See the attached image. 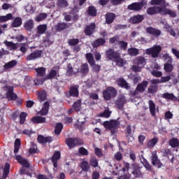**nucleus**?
<instances>
[{
	"label": "nucleus",
	"mask_w": 179,
	"mask_h": 179,
	"mask_svg": "<svg viewBox=\"0 0 179 179\" xmlns=\"http://www.w3.org/2000/svg\"><path fill=\"white\" fill-rule=\"evenodd\" d=\"M110 44H114L113 48H110L105 52V57L108 61H112V62H115L117 66L122 68L124 66V59L121 57V53L120 50H114L119 48L122 51H127L128 48V42L124 41H120V36L118 35H115L113 37L109 39Z\"/></svg>",
	"instance_id": "obj_1"
},
{
	"label": "nucleus",
	"mask_w": 179,
	"mask_h": 179,
	"mask_svg": "<svg viewBox=\"0 0 179 179\" xmlns=\"http://www.w3.org/2000/svg\"><path fill=\"white\" fill-rule=\"evenodd\" d=\"M102 94L104 100L108 101L110 99L117 97V94H118V91L114 87H107L105 90H103Z\"/></svg>",
	"instance_id": "obj_2"
},
{
	"label": "nucleus",
	"mask_w": 179,
	"mask_h": 179,
	"mask_svg": "<svg viewBox=\"0 0 179 179\" xmlns=\"http://www.w3.org/2000/svg\"><path fill=\"white\" fill-rule=\"evenodd\" d=\"M104 128L106 129H108L110 131V134L114 135L115 132H117V129H118V127H120V122L117 120H112L110 121H105L103 124Z\"/></svg>",
	"instance_id": "obj_3"
},
{
	"label": "nucleus",
	"mask_w": 179,
	"mask_h": 179,
	"mask_svg": "<svg viewBox=\"0 0 179 179\" xmlns=\"http://www.w3.org/2000/svg\"><path fill=\"white\" fill-rule=\"evenodd\" d=\"M66 145L69 148V149H73L76 146H80L83 145V139L76 137V138H68L66 139Z\"/></svg>",
	"instance_id": "obj_4"
},
{
	"label": "nucleus",
	"mask_w": 179,
	"mask_h": 179,
	"mask_svg": "<svg viewBox=\"0 0 179 179\" xmlns=\"http://www.w3.org/2000/svg\"><path fill=\"white\" fill-rule=\"evenodd\" d=\"M162 52V46L155 45L150 48L146 49L145 54L151 55L152 58H159V54Z\"/></svg>",
	"instance_id": "obj_5"
},
{
	"label": "nucleus",
	"mask_w": 179,
	"mask_h": 179,
	"mask_svg": "<svg viewBox=\"0 0 179 179\" xmlns=\"http://www.w3.org/2000/svg\"><path fill=\"white\" fill-rule=\"evenodd\" d=\"M134 178H143V173H142V167L138 164H132V171Z\"/></svg>",
	"instance_id": "obj_6"
},
{
	"label": "nucleus",
	"mask_w": 179,
	"mask_h": 179,
	"mask_svg": "<svg viewBox=\"0 0 179 179\" xmlns=\"http://www.w3.org/2000/svg\"><path fill=\"white\" fill-rule=\"evenodd\" d=\"M151 163L152 166H155L157 167V169H161V167H163V164L162 162H160V159H159V157L157 156V152L156 151H154L152 153Z\"/></svg>",
	"instance_id": "obj_7"
},
{
	"label": "nucleus",
	"mask_w": 179,
	"mask_h": 179,
	"mask_svg": "<svg viewBox=\"0 0 179 179\" xmlns=\"http://www.w3.org/2000/svg\"><path fill=\"white\" fill-rule=\"evenodd\" d=\"M41 55H43V50H35L34 52L30 53L26 57L27 61H36V59H38V58H41Z\"/></svg>",
	"instance_id": "obj_8"
},
{
	"label": "nucleus",
	"mask_w": 179,
	"mask_h": 179,
	"mask_svg": "<svg viewBox=\"0 0 179 179\" xmlns=\"http://www.w3.org/2000/svg\"><path fill=\"white\" fill-rule=\"evenodd\" d=\"M143 8V2H135L127 6L129 10H134V12H139Z\"/></svg>",
	"instance_id": "obj_9"
},
{
	"label": "nucleus",
	"mask_w": 179,
	"mask_h": 179,
	"mask_svg": "<svg viewBox=\"0 0 179 179\" xmlns=\"http://www.w3.org/2000/svg\"><path fill=\"white\" fill-rule=\"evenodd\" d=\"M162 7L156 6L150 7L147 9L146 13L150 16H153V15H158V13L162 15Z\"/></svg>",
	"instance_id": "obj_10"
},
{
	"label": "nucleus",
	"mask_w": 179,
	"mask_h": 179,
	"mask_svg": "<svg viewBox=\"0 0 179 179\" xmlns=\"http://www.w3.org/2000/svg\"><path fill=\"white\" fill-rule=\"evenodd\" d=\"M15 160H17L22 167H25V169H30V163L27 159L23 158L22 155L15 156Z\"/></svg>",
	"instance_id": "obj_11"
},
{
	"label": "nucleus",
	"mask_w": 179,
	"mask_h": 179,
	"mask_svg": "<svg viewBox=\"0 0 179 179\" xmlns=\"http://www.w3.org/2000/svg\"><path fill=\"white\" fill-rule=\"evenodd\" d=\"M96 30V23L92 22L87 25L85 28L84 33L85 36H92Z\"/></svg>",
	"instance_id": "obj_12"
},
{
	"label": "nucleus",
	"mask_w": 179,
	"mask_h": 179,
	"mask_svg": "<svg viewBox=\"0 0 179 179\" xmlns=\"http://www.w3.org/2000/svg\"><path fill=\"white\" fill-rule=\"evenodd\" d=\"M61 159V152L60 151H55L53 155L52 156L50 160H52V163L53 164V166L55 169L58 167V160Z\"/></svg>",
	"instance_id": "obj_13"
},
{
	"label": "nucleus",
	"mask_w": 179,
	"mask_h": 179,
	"mask_svg": "<svg viewBox=\"0 0 179 179\" xmlns=\"http://www.w3.org/2000/svg\"><path fill=\"white\" fill-rule=\"evenodd\" d=\"M161 15L162 16H166L169 15V16H170L171 17H177V13H176V11L170 10L166 7H162Z\"/></svg>",
	"instance_id": "obj_14"
},
{
	"label": "nucleus",
	"mask_w": 179,
	"mask_h": 179,
	"mask_svg": "<svg viewBox=\"0 0 179 179\" xmlns=\"http://www.w3.org/2000/svg\"><path fill=\"white\" fill-rule=\"evenodd\" d=\"M69 94L68 97H79V85L71 86Z\"/></svg>",
	"instance_id": "obj_15"
},
{
	"label": "nucleus",
	"mask_w": 179,
	"mask_h": 179,
	"mask_svg": "<svg viewBox=\"0 0 179 179\" xmlns=\"http://www.w3.org/2000/svg\"><path fill=\"white\" fill-rule=\"evenodd\" d=\"M126 103H127V99H125V96H120L116 100V102H115L116 107L119 110H124V106L125 105Z\"/></svg>",
	"instance_id": "obj_16"
},
{
	"label": "nucleus",
	"mask_w": 179,
	"mask_h": 179,
	"mask_svg": "<svg viewBox=\"0 0 179 179\" xmlns=\"http://www.w3.org/2000/svg\"><path fill=\"white\" fill-rule=\"evenodd\" d=\"M145 19V16L142 15H137L131 17L130 18V22L133 24H138L139 23H142L143 22V20Z\"/></svg>",
	"instance_id": "obj_17"
},
{
	"label": "nucleus",
	"mask_w": 179,
	"mask_h": 179,
	"mask_svg": "<svg viewBox=\"0 0 179 179\" xmlns=\"http://www.w3.org/2000/svg\"><path fill=\"white\" fill-rule=\"evenodd\" d=\"M146 32L151 36H154L155 37H159V36L162 34V31L152 27H148L146 29Z\"/></svg>",
	"instance_id": "obj_18"
},
{
	"label": "nucleus",
	"mask_w": 179,
	"mask_h": 179,
	"mask_svg": "<svg viewBox=\"0 0 179 179\" xmlns=\"http://www.w3.org/2000/svg\"><path fill=\"white\" fill-rule=\"evenodd\" d=\"M148 81L143 80L141 83H138L136 88L137 93H143L145 90H146V87H148Z\"/></svg>",
	"instance_id": "obj_19"
},
{
	"label": "nucleus",
	"mask_w": 179,
	"mask_h": 179,
	"mask_svg": "<svg viewBox=\"0 0 179 179\" xmlns=\"http://www.w3.org/2000/svg\"><path fill=\"white\" fill-rule=\"evenodd\" d=\"M56 76H59V71L51 69L49 73L45 76L46 80H52Z\"/></svg>",
	"instance_id": "obj_20"
},
{
	"label": "nucleus",
	"mask_w": 179,
	"mask_h": 179,
	"mask_svg": "<svg viewBox=\"0 0 179 179\" xmlns=\"http://www.w3.org/2000/svg\"><path fill=\"white\" fill-rule=\"evenodd\" d=\"M141 159H143V161H141L142 164L144 166L145 169H146L147 171H150V173H153L155 171L153 170V167L147 159L145 158V157L141 156Z\"/></svg>",
	"instance_id": "obj_21"
},
{
	"label": "nucleus",
	"mask_w": 179,
	"mask_h": 179,
	"mask_svg": "<svg viewBox=\"0 0 179 179\" xmlns=\"http://www.w3.org/2000/svg\"><path fill=\"white\" fill-rule=\"evenodd\" d=\"M117 83L120 87H123L124 89H126V90H129L131 87L129 84L127 83V80L123 78L117 79Z\"/></svg>",
	"instance_id": "obj_22"
},
{
	"label": "nucleus",
	"mask_w": 179,
	"mask_h": 179,
	"mask_svg": "<svg viewBox=\"0 0 179 179\" xmlns=\"http://www.w3.org/2000/svg\"><path fill=\"white\" fill-rule=\"evenodd\" d=\"M116 15L113 13H108L105 15L106 24H111L115 20Z\"/></svg>",
	"instance_id": "obj_23"
},
{
	"label": "nucleus",
	"mask_w": 179,
	"mask_h": 179,
	"mask_svg": "<svg viewBox=\"0 0 179 179\" xmlns=\"http://www.w3.org/2000/svg\"><path fill=\"white\" fill-rule=\"evenodd\" d=\"M37 141L39 143H51L52 138L51 136L44 137V136H38Z\"/></svg>",
	"instance_id": "obj_24"
},
{
	"label": "nucleus",
	"mask_w": 179,
	"mask_h": 179,
	"mask_svg": "<svg viewBox=\"0 0 179 179\" xmlns=\"http://www.w3.org/2000/svg\"><path fill=\"white\" fill-rule=\"evenodd\" d=\"M135 65H138L141 66V68H144L145 65H146V59L145 57L140 56L136 57L134 61Z\"/></svg>",
	"instance_id": "obj_25"
},
{
	"label": "nucleus",
	"mask_w": 179,
	"mask_h": 179,
	"mask_svg": "<svg viewBox=\"0 0 179 179\" xmlns=\"http://www.w3.org/2000/svg\"><path fill=\"white\" fill-rule=\"evenodd\" d=\"M24 28L27 31H31L34 29V21L33 20H28L24 24Z\"/></svg>",
	"instance_id": "obj_26"
},
{
	"label": "nucleus",
	"mask_w": 179,
	"mask_h": 179,
	"mask_svg": "<svg viewBox=\"0 0 179 179\" xmlns=\"http://www.w3.org/2000/svg\"><path fill=\"white\" fill-rule=\"evenodd\" d=\"M10 171V164L9 163H6L3 170V176L0 177V179H6Z\"/></svg>",
	"instance_id": "obj_27"
},
{
	"label": "nucleus",
	"mask_w": 179,
	"mask_h": 179,
	"mask_svg": "<svg viewBox=\"0 0 179 179\" xmlns=\"http://www.w3.org/2000/svg\"><path fill=\"white\" fill-rule=\"evenodd\" d=\"M150 113L152 117H156V103L152 100L148 101Z\"/></svg>",
	"instance_id": "obj_28"
},
{
	"label": "nucleus",
	"mask_w": 179,
	"mask_h": 179,
	"mask_svg": "<svg viewBox=\"0 0 179 179\" xmlns=\"http://www.w3.org/2000/svg\"><path fill=\"white\" fill-rule=\"evenodd\" d=\"M50 110V102L45 101L42 109L40 110L39 114L41 115H47L48 110Z\"/></svg>",
	"instance_id": "obj_29"
},
{
	"label": "nucleus",
	"mask_w": 179,
	"mask_h": 179,
	"mask_svg": "<svg viewBox=\"0 0 179 179\" xmlns=\"http://www.w3.org/2000/svg\"><path fill=\"white\" fill-rule=\"evenodd\" d=\"M76 73H79V69H77L76 71H73V67H72V64H71V63L68 64L66 75H68V76H72V75H76Z\"/></svg>",
	"instance_id": "obj_30"
},
{
	"label": "nucleus",
	"mask_w": 179,
	"mask_h": 179,
	"mask_svg": "<svg viewBox=\"0 0 179 179\" xmlns=\"http://www.w3.org/2000/svg\"><path fill=\"white\" fill-rule=\"evenodd\" d=\"M23 23V21L22 20V17H16L14 18L11 23L12 27H20L22 26V24Z\"/></svg>",
	"instance_id": "obj_31"
},
{
	"label": "nucleus",
	"mask_w": 179,
	"mask_h": 179,
	"mask_svg": "<svg viewBox=\"0 0 179 179\" xmlns=\"http://www.w3.org/2000/svg\"><path fill=\"white\" fill-rule=\"evenodd\" d=\"M33 124H44L45 122V117L41 116H35L31 118Z\"/></svg>",
	"instance_id": "obj_32"
},
{
	"label": "nucleus",
	"mask_w": 179,
	"mask_h": 179,
	"mask_svg": "<svg viewBox=\"0 0 179 179\" xmlns=\"http://www.w3.org/2000/svg\"><path fill=\"white\" fill-rule=\"evenodd\" d=\"M106 43V39L103 38H99L98 39H96L93 43H92V47H94V48H96L97 47H100L101 45H104Z\"/></svg>",
	"instance_id": "obj_33"
},
{
	"label": "nucleus",
	"mask_w": 179,
	"mask_h": 179,
	"mask_svg": "<svg viewBox=\"0 0 179 179\" xmlns=\"http://www.w3.org/2000/svg\"><path fill=\"white\" fill-rule=\"evenodd\" d=\"M78 73L84 76L87 75V73H89V64H87V63L83 64Z\"/></svg>",
	"instance_id": "obj_34"
},
{
	"label": "nucleus",
	"mask_w": 179,
	"mask_h": 179,
	"mask_svg": "<svg viewBox=\"0 0 179 179\" xmlns=\"http://www.w3.org/2000/svg\"><path fill=\"white\" fill-rule=\"evenodd\" d=\"M6 96L8 100H16L17 99V94L13 92V89L10 88L6 93Z\"/></svg>",
	"instance_id": "obj_35"
},
{
	"label": "nucleus",
	"mask_w": 179,
	"mask_h": 179,
	"mask_svg": "<svg viewBox=\"0 0 179 179\" xmlns=\"http://www.w3.org/2000/svg\"><path fill=\"white\" fill-rule=\"evenodd\" d=\"M85 58L88 64H90V66H93V65H94L95 64L94 56H93V54H92V52L87 53L85 55Z\"/></svg>",
	"instance_id": "obj_36"
},
{
	"label": "nucleus",
	"mask_w": 179,
	"mask_h": 179,
	"mask_svg": "<svg viewBox=\"0 0 179 179\" xmlns=\"http://www.w3.org/2000/svg\"><path fill=\"white\" fill-rule=\"evenodd\" d=\"M73 108L77 113H79L82 108V99H78L73 104Z\"/></svg>",
	"instance_id": "obj_37"
},
{
	"label": "nucleus",
	"mask_w": 179,
	"mask_h": 179,
	"mask_svg": "<svg viewBox=\"0 0 179 179\" xmlns=\"http://www.w3.org/2000/svg\"><path fill=\"white\" fill-rule=\"evenodd\" d=\"M69 26L67 23L65 22H59L55 26L56 31H62V30H65V29H68Z\"/></svg>",
	"instance_id": "obj_38"
},
{
	"label": "nucleus",
	"mask_w": 179,
	"mask_h": 179,
	"mask_svg": "<svg viewBox=\"0 0 179 179\" xmlns=\"http://www.w3.org/2000/svg\"><path fill=\"white\" fill-rule=\"evenodd\" d=\"M127 52L130 57H136L139 55V49L136 48H129L127 49Z\"/></svg>",
	"instance_id": "obj_39"
},
{
	"label": "nucleus",
	"mask_w": 179,
	"mask_h": 179,
	"mask_svg": "<svg viewBox=\"0 0 179 179\" xmlns=\"http://www.w3.org/2000/svg\"><path fill=\"white\" fill-rule=\"evenodd\" d=\"M87 12L90 16H97V9L94 6H90Z\"/></svg>",
	"instance_id": "obj_40"
},
{
	"label": "nucleus",
	"mask_w": 179,
	"mask_h": 179,
	"mask_svg": "<svg viewBox=\"0 0 179 179\" xmlns=\"http://www.w3.org/2000/svg\"><path fill=\"white\" fill-rule=\"evenodd\" d=\"M62 129H64V124L62 123H57L55 127V135H61V132H62Z\"/></svg>",
	"instance_id": "obj_41"
},
{
	"label": "nucleus",
	"mask_w": 179,
	"mask_h": 179,
	"mask_svg": "<svg viewBox=\"0 0 179 179\" xmlns=\"http://www.w3.org/2000/svg\"><path fill=\"white\" fill-rule=\"evenodd\" d=\"M12 19H13V15L12 13L0 16V23H4L5 22H8V20H12Z\"/></svg>",
	"instance_id": "obj_42"
},
{
	"label": "nucleus",
	"mask_w": 179,
	"mask_h": 179,
	"mask_svg": "<svg viewBox=\"0 0 179 179\" xmlns=\"http://www.w3.org/2000/svg\"><path fill=\"white\" fill-rule=\"evenodd\" d=\"M35 71L36 72L38 76H41V78H43V76H45L46 69L45 67L36 68Z\"/></svg>",
	"instance_id": "obj_43"
},
{
	"label": "nucleus",
	"mask_w": 179,
	"mask_h": 179,
	"mask_svg": "<svg viewBox=\"0 0 179 179\" xmlns=\"http://www.w3.org/2000/svg\"><path fill=\"white\" fill-rule=\"evenodd\" d=\"M16 65H17V61L12 60L4 64L3 66L5 69H10V68H15Z\"/></svg>",
	"instance_id": "obj_44"
},
{
	"label": "nucleus",
	"mask_w": 179,
	"mask_h": 179,
	"mask_svg": "<svg viewBox=\"0 0 179 179\" xmlns=\"http://www.w3.org/2000/svg\"><path fill=\"white\" fill-rule=\"evenodd\" d=\"M80 168L83 171H85L86 173L90 170V165L89 164V162L83 161L80 164Z\"/></svg>",
	"instance_id": "obj_45"
},
{
	"label": "nucleus",
	"mask_w": 179,
	"mask_h": 179,
	"mask_svg": "<svg viewBox=\"0 0 179 179\" xmlns=\"http://www.w3.org/2000/svg\"><path fill=\"white\" fill-rule=\"evenodd\" d=\"M47 31V24H41L37 27L38 34H44Z\"/></svg>",
	"instance_id": "obj_46"
},
{
	"label": "nucleus",
	"mask_w": 179,
	"mask_h": 179,
	"mask_svg": "<svg viewBox=\"0 0 179 179\" xmlns=\"http://www.w3.org/2000/svg\"><path fill=\"white\" fill-rule=\"evenodd\" d=\"M57 6L58 8H67L69 6L68 1L66 0H57Z\"/></svg>",
	"instance_id": "obj_47"
},
{
	"label": "nucleus",
	"mask_w": 179,
	"mask_h": 179,
	"mask_svg": "<svg viewBox=\"0 0 179 179\" xmlns=\"http://www.w3.org/2000/svg\"><path fill=\"white\" fill-rule=\"evenodd\" d=\"M90 166H92V167L96 169V167H99V160H97V158H96V157H92L90 159Z\"/></svg>",
	"instance_id": "obj_48"
},
{
	"label": "nucleus",
	"mask_w": 179,
	"mask_h": 179,
	"mask_svg": "<svg viewBox=\"0 0 179 179\" xmlns=\"http://www.w3.org/2000/svg\"><path fill=\"white\" fill-rule=\"evenodd\" d=\"M169 145L171 148H178L179 147V141L178 138H173L169 140Z\"/></svg>",
	"instance_id": "obj_49"
},
{
	"label": "nucleus",
	"mask_w": 179,
	"mask_h": 179,
	"mask_svg": "<svg viewBox=\"0 0 179 179\" xmlns=\"http://www.w3.org/2000/svg\"><path fill=\"white\" fill-rule=\"evenodd\" d=\"M51 36L46 35L43 39V43L45 44V47H50L51 44H52V41H51Z\"/></svg>",
	"instance_id": "obj_50"
},
{
	"label": "nucleus",
	"mask_w": 179,
	"mask_h": 179,
	"mask_svg": "<svg viewBox=\"0 0 179 179\" xmlns=\"http://www.w3.org/2000/svg\"><path fill=\"white\" fill-rule=\"evenodd\" d=\"M159 142V138L154 137L148 142V148H153Z\"/></svg>",
	"instance_id": "obj_51"
},
{
	"label": "nucleus",
	"mask_w": 179,
	"mask_h": 179,
	"mask_svg": "<svg viewBox=\"0 0 179 179\" xmlns=\"http://www.w3.org/2000/svg\"><path fill=\"white\" fill-rule=\"evenodd\" d=\"M47 13H39L38 16L35 18L36 22H41L43 20H45L47 19Z\"/></svg>",
	"instance_id": "obj_52"
},
{
	"label": "nucleus",
	"mask_w": 179,
	"mask_h": 179,
	"mask_svg": "<svg viewBox=\"0 0 179 179\" xmlns=\"http://www.w3.org/2000/svg\"><path fill=\"white\" fill-rule=\"evenodd\" d=\"M166 0H151L150 4L152 6H160L162 3H164Z\"/></svg>",
	"instance_id": "obj_53"
},
{
	"label": "nucleus",
	"mask_w": 179,
	"mask_h": 179,
	"mask_svg": "<svg viewBox=\"0 0 179 179\" xmlns=\"http://www.w3.org/2000/svg\"><path fill=\"white\" fill-rule=\"evenodd\" d=\"M27 117V113L22 112L20 115V124L23 125L26 122V117Z\"/></svg>",
	"instance_id": "obj_54"
},
{
	"label": "nucleus",
	"mask_w": 179,
	"mask_h": 179,
	"mask_svg": "<svg viewBox=\"0 0 179 179\" xmlns=\"http://www.w3.org/2000/svg\"><path fill=\"white\" fill-rule=\"evenodd\" d=\"M171 63H166L164 66V69L166 72H173L174 69V66L171 64Z\"/></svg>",
	"instance_id": "obj_55"
},
{
	"label": "nucleus",
	"mask_w": 179,
	"mask_h": 179,
	"mask_svg": "<svg viewBox=\"0 0 179 179\" xmlns=\"http://www.w3.org/2000/svg\"><path fill=\"white\" fill-rule=\"evenodd\" d=\"M110 115H111V112L108 110H105L103 113H99V117L102 118H110Z\"/></svg>",
	"instance_id": "obj_56"
},
{
	"label": "nucleus",
	"mask_w": 179,
	"mask_h": 179,
	"mask_svg": "<svg viewBox=\"0 0 179 179\" xmlns=\"http://www.w3.org/2000/svg\"><path fill=\"white\" fill-rule=\"evenodd\" d=\"M27 43H20V51L22 52V54H26L27 52Z\"/></svg>",
	"instance_id": "obj_57"
},
{
	"label": "nucleus",
	"mask_w": 179,
	"mask_h": 179,
	"mask_svg": "<svg viewBox=\"0 0 179 179\" xmlns=\"http://www.w3.org/2000/svg\"><path fill=\"white\" fill-rule=\"evenodd\" d=\"M159 89V87L156 85H151L148 88V92L151 93L152 94L156 93L157 92V90Z\"/></svg>",
	"instance_id": "obj_58"
},
{
	"label": "nucleus",
	"mask_w": 179,
	"mask_h": 179,
	"mask_svg": "<svg viewBox=\"0 0 179 179\" xmlns=\"http://www.w3.org/2000/svg\"><path fill=\"white\" fill-rule=\"evenodd\" d=\"M113 160L121 162V160H122V153H121V152H116L113 156Z\"/></svg>",
	"instance_id": "obj_59"
},
{
	"label": "nucleus",
	"mask_w": 179,
	"mask_h": 179,
	"mask_svg": "<svg viewBox=\"0 0 179 179\" xmlns=\"http://www.w3.org/2000/svg\"><path fill=\"white\" fill-rule=\"evenodd\" d=\"M4 43L7 47H10L12 50H17V45L13 42L5 41Z\"/></svg>",
	"instance_id": "obj_60"
},
{
	"label": "nucleus",
	"mask_w": 179,
	"mask_h": 179,
	"mask_svg": "<svg viewBox=\"0 0 179 179\" xmlns=\"http://www.w3.org/2000/svg\"><path fill=\"white\" fill-rule=\"evenodd\" d=\"M78 152H79L80 155H82L83 156H88L89 155V151L83 147H80L78 150Z\"/></svg>",
	"instance_id": "obj_61"
},
{
	"label": "nucleus",
	"mask_w": 179,
	"mask_h": 179,
	"mask_svg": "<svg viewBox=\"0 0 179 179\" xmlns=\"http://www.w3.org/2000/svg\"><path fill=\"white\" fill-rule=\"evenodd\" d=\"M163 58H164V61H166L167 62V64H171V62H173V58H171V57H170L169 53L164 54L163 55Z\"/></svg>",
	"instance_id": "obj_62"
},
{
	"label": "nucleus",
	"mask_w": 179,
	"mask_h": 179,
	"mask_svg": "<svg viewBox=\"0 0 179 179\" xmlns=\"http://www.w3.org/2000/svg\"><path fill=\"white\" fill-rule=\"evenodd\" d=\"M68 44H69L70 45H76L77 44H79V39L78 38L69 39Z\"/></svg>",
	"instance_id": "obj_63"
},
{
	"label": "nucleus",
	"mask_w": 179,
	"mask_h": 179,
	"mask_svg": "<svg viewBox=\"0 0 179 179\" xmlns=\"http://www.w3.org/2000/svg\"><path fill=\"white\" fill-rule=\"evenodd\" d=\"M94 152L97 157H103V151L101 150V148H96Z\"/></svg>",
	"instance_id": "obj_64"
}]
</instances>
